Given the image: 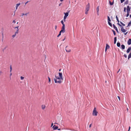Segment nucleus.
<instances>
[{"label":"nucleus","instance_id":"nucleus-29","mask_svg":"<svg viewBox=\"0 0 131 131\" xmlns=\"http://www.w3.org/2000/svg\"><path fill=\"white\" fill-rule=\"evenodd\" d=\"M127 8L129 9V10H130V9H131V6L130 7L129 6H128L126 8Z\"/></svg>","mask_w":131,"mask_h":131},{"label":"nucleus","instance_id":"nucleus-56","mask_svg":"<svg viewBox=\"0 0 131 131\" xmlns=\"http://www.w3.org/2000/svg\"><path fill=\"white\" fill-rule=\"evenodd\" d=\"M12 75V73H11L10 74V76Z\"/></svg>","mask_w":131,"mask_h":131},{"label":"nucleus","instance_id":"nucleus-22","mask_svg":"<svg viewBox=\"0 0 131 131\" xmlns=\"http://www.w3.org/2000/svg\"><path fill=\"white\" fill-rule=\"evenodd\" d=\"M131 25V21H129L128 23V25L126 27H127L128 26H130Z\"/></svg>","mask_w":131,"mask_h":131},{"label":"nucleus","instance_id":"nucleus-13","mask_svg":"<svg viewBox=\"0 0 131 131\" xmlns=\"http://www.w3.org/2000/svg\"><path fill=\"white\" fill-rule=\"evenodd\" d=\"M109 4H110V5H111V6H112V5H113V4H114V0H113V2H111L109 0Z\"/></svg>","mask_w":131,"mask_h":131},{"label":"nucleus","instance_id":"nucleus-44","mask_svg":"<svg viewBox=\"0 0 131 131\" xmlns=\"http://www.w3.org/2000/svg\"><path fill=\"white\" fill-rule=\"evenodd\" d=\"M67 17V16H64V19H66V18Z\"/></svg>","mask_w":131,"mask_h":131},{"label":"nucleus","instance_id":"nucleus-7","mask_svg":"<svg viewBox=\"0 0 131 131\" xmlns=\"http://www.w3.org/2000/svg\"><path fill=\"white\" fill-rule=\"evenodd\" d=\"M113 27L114 28V29L118 33H119V32L118 31V29L117 28V27H116V26H115V25L114 24H113Z\"/></svg>","mask_w":131,"mask_h":131},{"label":"nucleus","instance_id":"nucleus-59","mask_svg":"<svg viewBox=\"0 0 131 131\" xmlns=\"http://www.w3.org/2000/svg\"><path fill=\"white\" fill-rule=\"evenodd\" d=\"M61 70V69H60L59 70V71H60Z\"/></svg>","mask_w":131,"mask_h":131},{"label":"nucleus","instance_id":"nucleus-25","mask_svg":"<svg viewBox=\"0 0 131 131\" xmlns=\"http://www.w3.org/2000/svg\"><path fill=\"white\" fill-rule=\"evenodd\" d=\"M41 107L42 109L43 110L45 108L46 106L45 105H42Z\"/></svg>","mask_w":131,"mask_h":131},{"label":"nucleus","instance_id":"nucleus-24","mask_svg":"<svg viewBox=\"0 0 131 131\" xmlns=\"http://www.w3.org/2000/svg\"><path fill=\"white\" fill-rule=\"evenodd\" d=\"M116 18L117 21L119 23V21L118 19V17L117 15H116Z\"/></svg>","mask_w":131,"mask_h":131},{"label":"nucleus","instance_id":"nucleus-57","mask_svg":"<svg viewBox=\"0 0 131 131\" xmlns=\"http://www.w3.org/2000/svg\"><path fill=\"white\" fill-rule=\"evenodd\" d=\"M53 123H52L51 125V126H53Z\"/></svg>","mask_w":131,"mask_h":131},{"label":"nucleus","instance_id":"nucleus-6","mask_svg":"<svg viewBox=\"0 0 131 131\" xmlns=\"http://www.w3.org/2000/svg\"><path fill=\"white\" fill-rule=\"evenodd\" d=\"M130 10H129V9H128V8H126V12L127 14L126 15V17H128L129 15V13H130Z\"/></svg>","mask_w":131,"mask_h":131},{"label":"nucleus","instance_id":"nucleus-47","mask_svg":"<svg viewBox=\"0 0 131 131\" xmlns=\"http://www.w3.org/2000/svg\"><path fill=\"white\" fill-rule=\"evenodd\" d=\"M13 23H16V21H15V20H14L13 21Z\"/></svg>","mask_w":131,"mask_h":131},{"label":"nucleus","instance_id":"nucleus-36","mask_svg":"<svg viewBox=\"0 0 131 131\" xmlns=\"http://www.w3.org/2000/svg\"><path fill=\"white\" fill-rule=\"evenodd\" d=\"M119 27H121V29H122L123 28H124V27H123V26H122V25H120L119 26Z\"/></svg>","mask_w":131,"mask_h":131},{"label":"nucleus","instance_id":"nucleus-19","mask_svg":"<svg viewBox=\"0 0 131 131\" xmlns=\"http://www.w3.org/2000/svg\"><path fill=\"white\" fill-rule=\"evenodd\" d=\"M107 18L108 22H110L111 21V20L110 19V17L109 16H107Z\"/></svg>","mask_w":131,"mask_h":131},{"label":"nucleus","instance_id":"nucleus-10","mask_svg":"<svg viewBox=\"0 0 131 131\" xmlns=\"http://www.w3.org/2000/svg\"><path fill=\"white\" fill-rule=\"evenodd\" d=\"M131 51V46L129 47L126 51V52L129 53Z\"/></svg>","mask_w":131,"mask_h":131},{"label":"nucleus","instance_id":"nucleus-37","mask_svg":"<svg viewBox=\"0 0 131 131\" xmlns=\"http://www.w3.org/2000/svg\"><path fill=\"white\" fill-rule=\"evenodd\" d=\"M24 77L22 76L20 77V79L21 80H23L24 79Z\"/></svg>","mask_w":131,"mask_h":131},{"label":"nucleus","instance_id":"nucleus-54","mask_svg":"<svg viewBox=\"0 0 131 131\" xmlns=\"http://www.w3.org/2000/svg\"><path fill=\"white\" fill-rule=\"evenodd\" d=\"M60 2H62L64 0H60Z\"/></svg>","mask_w":131,"mask_h":131},{"label":"nucleus","instance_id":"nucleus-48","mask_svg":"<svg viewBox=\"0 0 131 131\" xmlns=\"http://www.w3.org/2000/svg\"><path fill=\"white\" fill-rule=\"evenodd\" d=\"M119 23H118H118H117V24L119 26L120 25H121Z\"/></svg>","mask_w":131,"mask_h":131},{"label":"nucleus","instance_id":"nucleus-9","mask_svg":"<svg viewBox=\"0 0 131 131\" xmlns=\"http://www.w3.org/2000/svg\"><path fill=\"white\" fill-rule=\"evenodd\" d=\"M68 46H67L65 50L67 52H70L71 51V50L69 48H68Z\"/></svg>","mask_w":131,"mask_h":131},{"label":"nucleus","instance_id":"nucleus-17","mask_svg":"<svg viewBox=\"0 0 131 131\" xmlns=\"http://www.w3.org/2000/svg\"><path fill=\"white\" fill-rule=\"evenodd\" d=\"M69 11L68 12H66V13H64V16H67V17L69 15Z\"/></svg>","mask_w":131,"mask_h":131},{"label":"nucleus","instance_id":"nucleus-42","mask_svg":"<svg viewBox=\"0 0 131 131\" xmlns=\"http://www.w3.org/2000/svg\"><path fill=\"white\" fill-rule=\"evenodd\" d=\"M124 33V34L125 35H126V34H127V33H128V32H126V33Z\"/></svg>","mask_w":131,"mask_h":131},{"label":"nucleus","instance_id":"nucleus-1","mask_svg":"<svg viewBox=\"0 0 131 131\" xmlns=\"http://www.w3.org/2000/svg\"><path fill=\"white\" fill-rule=\"evenodd\" d=\"M59 76L58 77L56 76L55 75L56 78L54 79V80L55 83L60 84L62 82L61 80H63L62 73L61 72H59Z\"/></svg>","mask_w":131,"mask_h":131},{"label":"nucleus","instance_id":"nucleus-34","mask_svg":"<svg viewBox=\"0 0 131 131\" xmlns=\"http://www.w3.org/2000/svg\"><path fill=\"white\" fill-rule=\"evenodd\" d=\"M110 46H109L107 44V49L109 48Z\"/></svg>","mask_w":131,"mask_h":131},{"label":"nucleus","instance_id":"nucleus-8","mask_svg":"<svg viewBox=\"0 0 131 131\" xmlns=\"http://www.w3.org/2000/svg\"><path fill=\"white\" fill-rule=\"evenodd\" d=\"M61 23L63 25V26H62V27L61 29H65V26L64 24V22H63V20H62L61 21Z\"/></svg>","mask_w":131,"mask_h":131},{"label":"nucleus","instance_id":"nucleus-58","mask_svg":"<svg viewBox=\"0 0 131 131\" xmlns=\"http://www.w3.org/2000/svg\"><path fill=\"white\" fill-rule=\"evenodd\" d=\"M130 18H131V14H130L129 16Z\"/></svg>","mask_w":131,"mask_h":131},{"label":"nucleus","instance_id":"nucleus-26","mask_svg":"<svg viewBox=\"0 0 131 131\" xmlns=\"http://www.w3.org/2000/svg\"><path fill=\"white\" fill-rule=\"evenodd\" d=\"M128 0H127L124 3V5H125L126 4H128Z\"/></svg>","mask_w":131,"mask_h":131},{"label":"nucleus","instance_id":"nucleus-55","mask_svg":"<svg viewBox=\"0 0 131 131\" xmlns=\"http://www.w3.org/2000/svg\"><path fill=\"white\" fill-rule=\"evenodd\" d=\"M28 2V1H27L25 3V5H26V4H27V3Z\"/></svg>","mask_w":131,"mask_h":131},{"label":"nucleus","instance_id":"nucleus-28","mask_svg":"<svg viewBox=\"0 0 131 131\" xmlns=\"http://www.w3.org/2000/svg\"><path fill=\"white\" fill-rule=\"evenodd\" d=\"M112 31L113 32V34L114 35H116V32L113 29L112 30Z\"/></svg>","mask_w":131,"mask_h":131},{"label":"nucleus","instance_id":"nucleus-32","mask_svg":"<svg viewBox=\"0 0 131 131\" xmlns=\"http://www.w3.org/2000/svg\"><path fill=\"white\" fill-rule=\"evenodd\" d=\"M126 7H125L124 8V12L125 13L126 12Z\"/></svg>","mask_w":131,"mask_h":131},{"label":"nucleus","instance_id":"nucleus-18","mask_svg":"<svg viewBox=\"0 0 131 131\" xmlns=\"http://www.w3.org/2000/svg\"><path fill=\"white\" fill-rule=\"evenodd\" d=\"M20 3H19L17 4H16V10L17 9L18 7L20 5Z\"/></svg>","mask_w":131,"mask_h":131},{"label":"nucleus","instance_id":"nucleus-61","mask_svg":"<svg viewBox=\"0 0 131 131\" xmlns=\"http://www.w3.org/2000/svg\"><path fill=\"white\" fill-rule=\"evenodd\" d=\"M6 49V48H4V49Z\"/></svg>","mask_w":131,"mask_h":131},{"label":"nucleus","instance_id":"nucleus-31","mask_svg":"<svg viewBox=\"0 0 131 131\" xmlns=\"http://www.w3.org/2000/svg\"><path fill=\"white\" fill-rule=\"evenodd\" d=\"M28 14V13H26V14L23 13L22 14V16H23V15H24L27 16V14Z\"/></svg>","mask_w":131,"mask_h":131},{"label":"nucleus","instance_id":"nucleus-30","mask_svg":"<svg viewBox=\"0 0 131 131\" xmlns=\"http://www.w3.org/2000/svg\"><path fill=\"white\" fill-rule=\"evenodd\" d=\"M120 23H121V24H122V25L123 26H125V24H124L123 23H122V22L121 21H120Z\"/></svg>","mask_w":131,"mask_h":131},{"label":"nucleus","instance_id":"nucleus-50","mask_svg":"<svg viewBox=\"0 0 131 131\" xmlns=\"http://www.w3.org/2000/svg\"><path fill=\"white\" fill-rule=\"evenodd\" d=\"M120 70V69H119V70H118V71L117 72V73H118L119 72V71Z\"/></svg>","mask_w":131,"mask_h":131},{"label":"nucleus","instance_id":"nucleus-14","mask_svg":"<svg viewBox=\"0 0 131 131\" xmlns=\"http://www.w3.org/2000/svg\"><path fill=\"white\" fill-rule=\"evenodd\" d=\"M125 46L123 45L122 44L121 45V48L122 50H124L125 49Z\"/></svg>","mask_w":131,"mask_h":131},{"label":"nucleus","instance_id":"nucleus-60","mask_svg":"<svg viewBox=\"0 0 131 131\" xmlns=\"http://www.w3.org/2000/svg\"><path fill=\"white\" fill-rule=\"evenodd\" d=\"M60 129H58V130H60Z\"/></svg>","mask_w":131,"mask_h":131},{"label":"nucleus","instance_id":"nucleus-39","mask_svg":"<svg viewBox=\"0 0 131 131\" xmlns=\"http://www.w3.org/2000/svg\"><path fill=\"white\" fill-rule=\"evenodd\" d=\"M124 56L125 58H127V56L125 54H124Z\"/></svg>","mask_w":131,"mask_h":131},{"label":"nucleus","instance_id":"nucleus-49","mask_svg":"<svg viewBox=\"0 0 131 131\" xmlns=\"http://www.w3.org/2000/svg\"><path fill=\"white\" fill-rule=\"evenodd\" d=\"M62 4V3H60L59 5V6H60Z\"/></svg>","mask_w":131,"mask_h":131},{"label":"nucleus","instance_id":"nucleus-15","mask_svg":"<svg viewBox=\"0 0 131 131\" xmlns=\"http://www.w3.org/2000/svg\"><path fill=\"white\" fill-rule=\"evenodd\" d=\"M117 37H115L114 38V43L115 44L116 43V41H117Z\"/></svg>","mask_w":131,"mask_h":131},{"label":"nucleus","instance_id":"nucleus-41","mask_svg":"<svg viewBox=\"0 0 131 131\" xmlns=\"http://www.w3.org/2000/svg\"><path fill=\"white\" fill-rule=\"evenodd\" d=\"M117 97L118 98V99L119 100H120V97L119 96H117Z\"/></svg>","mask_w":131,"mask_h":131},{"label":"nucleus","instance_id":"nucleus-43","mask_svg":"<svg viewBox=\"0 0 131 131\" xmlns=\"http://www.w3.org/2000/svg\"><path fill=\"white\" fill-rule=\"evenodd\" d=\"M130 127L129 126V128H128V131H129L130 130Z\"/></svg>","mask_w":131,"mask_h":131},{"label":"nucleus","instance_id":"nucleus-11","mask_svg":"<svg viewBox=\"0 0 131 131\" xmlns=\"http://www.w3.org/2000/svg\"><path fill=\"white\" fill-rule=\"evenodd\" d=\"M127 43L128 45H130L131 44V39L129 38L128 39L127 41Z\"/></svg>","mask_w":131,"mask_h":131},{"label":"nucleus","instance_id":"nucleus-35","mask_svg":"<svg viewBox=\"0 0 131 131\" xmlns=\"http://www.w3.org/2000/svg\"><path fill=\"white\" fill-rule=\"evenodd\" d=\"M125 0H120L121 3H122L125 1Z\"/></svg>","mask_w":131,"mask_h":131},{"label":"nucleus","instance_id":"nucleus-21","mask_svg":"<svg viewBox=\"0 0 131 131\" xmlns=\"http://www.w3.org/2000/svg\"><path fill=\"white\" fill-rule=\"evenodd\" d=\"M55 125L54 126L53 128L54 129L56 130L58 129V127L57 126H55Z\"/></svg>","mask_w":131,"mask_h":131},{"label":"nucleus","instance_id":"nucleus-51","mask_svg":"<svg viewBox=\"0 0 131 131\" xmlns=\"http://www.w3.org/2000/svg\"><path fill=\"white\" fill-rule=\"evenodd\" d=\"M65 39H66V37H65L64 38V39H63L62 40L63 41Z\"/></svg>","mask_w":131,"mask_h":131},{"label":"nucleus","instance_id":"nucleus-53","mask_svg":"<svg viewBox=\"0 0 131 131\" xmlns=\"http://www.w3.org/2000/svg\"><path fill=\"white\" fill-rule=\"evenodd\" d=\"M91 126V124L90 125H89V127H90Z\"/></svg>","mask_w":131,"mask_h":131},{"label":"nucleus","instance_id":"nucleus-33","mask_svg":"<svg viewBox=\"0 0 131 131\" xmlns=\"http://www.w3.org/2000/svg\"><path fill=\"white\" fill-rule=\"evenodd\" d=\"M10 72H11V71H12V66H10Z\"/></svg>","mask_w":131,"mask_h":131},{"label":"nucleus","instance_id":"nucleus-62","mask_svg":"<svg viewBox=\"0 0 131 131\" xmlns=\"http://www.w3.org/2000/svg\"><path fill=\"white\" fill-rule=\"evenodd\" d=\"M18 22H17V24H18Z\"/></svg>","mask_w":131,"mask_h":131},{"label":"nucleus","instance_id":"nucleus-20","mask_svg":"<svg viewBox=\"0 0 131 131\" xmlns=\"http://www.w3.org/2000/svg\"><path fill=\"white\" fill-rule=\"evenodd\" d=\"M131 58V52H130L128 55V59L129 60V59Z\"/></svg>","mask_w":131,"mask_h":131},{"label":"nucleus","instance_id":"nucleus-52","mask_svg":"<svg viewBox=\"0 0 131 131\" xmlns=\"http://www.w3.org/2000/svg\"><path fill=\"white\" fill-rule=\"evenodd\" d=\"M63 20H64V22H65L66 21V19H63Z\"/></svg>","mask_w":131,"mask_h":131},{"label":"nucleus","instance_id":"nucleus-40","mask_svg":"<svg viewBox=\"0 0 131 131\" xmlns=\"http://www.w3.org/2000/svg\"><path fill=\"white\" fill-rule=\"evenodd\" d=\"M85 14H88V11H87V10H85Z\"/></svg>","mask_w":131,"mask_h":131},{"label":"nucleus","instance_id":"nucleus-38","mask_svg":"<svg viewBox=\"0 0 131 131\" xmlns=\"http://www.w3.org/2000/svg\"><path fill=\"white\" fill-rule=\"evenodd\" d=\"M48 80H49V82H51L50 78L49 77H48Z\"/></svg>","mask_w":131,"mask_h":131},{"label":"nucleus","instance_id":"nucleus-46","mask_svg":"<svg viewBox=\"0 0 131 131\" xmlns=\"http://www.w3.org/2000/svg\"><path fill=\"white\" fill-rule=\"evenodd\" d=\"M107 51L106 50V46L105 47V51L106 52Z\"/></svg>","mask_w":131,"mask_h":131},{"label":"nucleus","instance_id":"nucleus-63","mask_svg":"<svg viewBox=\"0 0 131 131\" xmlns=\"http://www.w3.org/2000/svg\"><path fill=\"white\" fill-rule=\"evenodd\" d=\"M106 82V81H105V82Z\"/></svg>","mask_w":131,"mask_h":131},{"label":"nucleus","instance_id":"nucleus-16","mask_svg":"<svg viewBox=\"0 0 131 131\" xmlns=\"http://www.w3.org/2000/svg\"><path fill=\"white\" fill-rule=\"evenodd\" d=\"M117 46L118 47H120L121 46V44L119 41H118L117 43Z\"/></svg>","mask_w":131,"mask_h":131},{"label":"nucleus","instance_id":"nucleus-5","mask_svg":"<svg viewBox=\"0 0 131 131\" xmlns=\"http://www.w3.org/2000/svg\"><path fill=\"white\" fill-rule=\"evenodd\" d=\"M90 7V5L89 3H88L87 5H86L85 8L86 10H87V11H88L89 10Z\"/></svg>","mask_w":131,"mask_h":131},{"label":"nucleus","instance_id":"nucleus-45","mask_svg":"<svg viewBox=\"0 0 131 131\" xmlns=\"http://www.w3.org/2000/svg\"><path fill=\"white\" fill-rule=\"evenodd\" d=\"M57 28V25H55V29L56 30Z\"/></svg>","mask_w":131,"mask_h":131},{"label":"nucleus","instance_id":"nucleus-4","mask_svg":"<svg viewBox=\"0 0 131 131\" xmlns=\"http://www.w3.org/2000/svg\"><path fill=\"white\" fill-rule=\"evenodd\" d=\"M65 31V29H61V30L59 32V34L57 36V37H59L61 35V33H64Z\"/></svg>","mask_w":131,"mask_h":131},{"label":"nucleus","instance_id":"nucleus-23","mask_svg":"<svg viewBox=\"0 0 131 131\" xmlns=\"http://www.w3.org/2000/svg\"><path fill=\"white\" fill-rule=\"evenodd\" d=\"M96 10L97 12L98 15H99V6H98L96 8Z\"/></svg>","mask_w":131,"mask_h":131},{"label":"nucleus","instance_id":"nucleus-2","mask_svg":"<svg viewBox=\"0 0 131 131\" xmlns=\"http://www.w3.org/2000/svg\"><path fill=\"white\" fill-rule=\"evenodd\" d=\"M18 27H19L18 26H17V27H15V28H17V30H16V31L15 32V34L14 35H13L12 36V37L13 38H14L16 36V35L18 33V30H19V29H18Z\"/></svg>","mask_w":131,"mask_h":131},{"label":"nucleus","instance_id":"nucleus-3","mask_svg":"<svg viewBox=\"0 0 131 131\" xmlns=\"http://www.w3.org/2000/svg\"><path fill=\"white\" fill-rule=\"evenodd\" d=\"M98 113L96 111V108L95 107H94L92 113V115L93 116H96Z\"/></svg>","mask_w":131,"mask_h":131},{"label":"nucleus","instance_id":"nucleus-27","mask_svg":"<svg viewBox=\"0 0 131 131\" xmlns=\"http://www.w3.org/2000/svg\"><path fill=\"white\" fill-rule=\"evenodd\" d=\"M108 25L111 27H112V24L110 22H108Z\"/></svg>","mask_w":131,"mask_h":131},{"label":"nucleus","instance_id":"nucleus-12","mask_svg":"<svg viewBox=\"0 0 131 131\" xmlns=\"http://www.w3.org/2000/svg\"><path fill=\"white\" fill-rule=\"evenodd\" d=\"M121 30L122 32L125 33L126 31L127 30H126V29H125L124 28H123L122 29H121Z\"/></svg>","mask_w":131,"mask_h":131}]
</instances>
